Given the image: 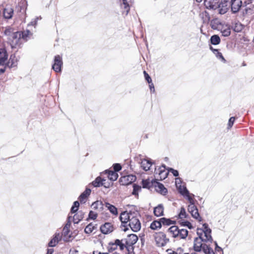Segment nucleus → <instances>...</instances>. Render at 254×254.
Here are the masks:
<instances>
[{"label":"nucleus","mask_w":254,"mask_h":254,"mask_svg":"<svg viewBox=\"0 0 254 254\" xmlns=\"http://www.w3.org/2000/svg\"><path fill=\"white\" fill-rule=\"evenodd\" d=\"M196 234L198 237L194 239L193 248L195 252H200L207 245V243L213 241L211 230L207 223H204L201 228L197 229Z\"/></svg>","instance_id":"f257e3e1"},{"label":"nucleus","mask_w":254,"mask_h":254,"mask_svg":"<svg viewBox=\"0 0 254 254\" xmlns=\"http://www.w3.org/2000/svg\"><path fill=\"white\" fill-rule=\"evenodd\" d=\"M204 4L207 9H217L219 13L221 14H225L228 10L227 4L224 5L219 3V0H204Z\"/></svg>","instance_id":"f03ea898"},{"label":"nucleus","mask_w":254,"mask_h":254,"mask_svg":"<svg viewBox=\"0 0 254 254\" xmlns=\"http://www.w3.org/2000/svg\"><path fill=\"white\" fill-rule=\"evenodd\" d=\"M4 34L9 36L8 41L12 48H16L22 43L20 31L11 33L10 29H6L4 31Z\"/></svg>","instance_id":"7ed1b4c3"},{"label":"nucleus","mask_w":254,"mask_h":254,"mask_svg":"<svg viewBox=\"0 0 254 254\" xmlns=\"http://www.w3.org/2000/svg\"><path fill=\"white\" fill-rule=\"evenodd\" d=\"M168 233L175 238L184 239L188 235V231L185 229H179L177 226H172L167 230Z\"/></svg>","instance_id":"20e7f679"},{"label":"nucleus","mask_w":254,"mask_h":254,"mask_svg":"<svg viewBox=\"0 0 254 254\" xmlns=\"http://www.w3.org/2000/svg\"><path fill=\"white\" fill-rule=\"evenodd\" d=\"M156 246L163 247L169 242V239L166 237V235L162 232L155 233L153 235Z\"/></svg>","instance_id":"39448f33"},{"label":"nucleus","mask_w":254,"mask_h":254,"mask_svg":"<svg viewBox=\"0 0 254 254\" xmlns=\"http://www.w3.org/2000/svg\"><path fill=\"white\" fill-rule=\"evenodd\" d=\"M128 226L133 232H138L141 228V223L136 214L134 213L133 215L130 218Z\"/></svg>","instance_id":"423d86ee"},{"label":"nucleus","mask_w":254,"mask_h":254,"mask_svg":"<svg viewBox=\"0 0 254 254\" xmlns=\"http://www.w3.org/2000/svg\"><path fill=\"white\" fill-rule=\"evenodd\" d=\"M134 213L130 212L128 213L127 211H124L121 213L120 219L122 222V226L124 227L123 230L126 231L128 230L127 228H126V224L130 220L131 217L133 215Z\"/></svg>","instance_id":"0eeeda50"},{"label":"nucleus","mask_w":254,"mask_h":254,"mask_svg":"<svg viewBox=\"0 0 254 254\" xmlns=\"http://www.w3.org/2000/svg\"><path fill=\"white\" fill-rule=\"evenodd\" d=\"M119 247L120 250L122 251L125 249V243L119 239H116L114 242H110L108 247L109 252H113Z\"/></svg>","instance_id":"6e6552de"},{"label":"nucleus","mask_w":254,"mask_h":254,"mask_svg":"<svg viewBox=\"0 0 254 254\" xmlns=\"http://www.w3.org/2000/svg\"><path fill=\"white\" fill-rule=\"evenodd\" d=\"M136 180V177L134 175H127L121 177L119 182L121 185L127 186L131 184Z\"/></svg>","instance_id":"1a4fd4ad"},{"label":"nucleus","mask_w":254,"mask_h":254,"mask_svg":"<svg viewBox=\"0 0 254 254\" xmlns=\"http://www.w3.org/2000/svg\"><path fill=\"white\" fill-rule=\"evenodd\" d=\"M63 64L62 57L59 55L56 56L54 59V63L52 65V68L56 72H60Z\"/></svg>","instance_id":"9d476101"},{"label":"nucleus","mask_w":254,"mask_h":254,"mask_svg":"<svg viewBox=\"0 0 254 254\" xmlns=\"http://www.w3.org/2000/svg\"><path fill=\"white\" fill-rule=\"evenodd\" d=\"M241 0H231L229 3V6L231 5V9L233 13H236L239 11L242 6Z\"/></svg>","instance_id":"9b49d317"},{"label":"nucleus","mask_w":254,"mask_h":254,"mask_svg":"<svg viewBox=\"0 0 254 254\" xmlns=\"http://www.w3.org/2000/svg\"><path fill=\"white\" fill-rule=\"evenodd\" d=\"M138 240L137 236L135 234L128 235L126 239L122 240L125 245H130L133 246L134 245Z\"/></svg>","instance_id":"f8f14e48"},{"label":"nucleus","mask_w":254,"mask_h":254,"mask_svg":"<svg viewBox=\"0 0 254 254\" xmlns=\"http://www.w3.org/2000/svg\"><path fill=\"white\" fill-rule=\"evenodd\" d=\"M100 230L103 234H108L113 231L114 227L111 223L106 222L101 226Z\"/></svg>","instance_id":"ddd939ff"},{"label":"nucleus","mask_w":254,"mask_h":254,"mask_svg":"<svg viewBox=\"0 0 254 254\" xmlns=\"http://www.w3.org/2000/svg\"><path fill=\"white\" fill-rule=\"evenodd\" d=\"M121 2L122 8L124 9L123 13L127 15L129 11V4L132 2L131 0H119Z\"/></svg>","instance_id":"4468645a"},{"label":"nucleus","mask_w":254,"mask_h":254,"mask_svg":"<svg viewBox=\"0 0 254 254\" xmlns=\"http://www.w3.org/2000/svg\"><path fill=\"white\" fill-rule=\"evenodd\" d=\"M155 187L156 188V191L162 195H166L168 192L167 189L165 188L162 184L160 183L159 182H156L155 184Z\"/></svg>","instance_id":"2eb2a0df"},{"label":"nucleus","mask_w":254,"mask_h":254,"mask_svg":"<svg viewBox=\"0 0 254 254\" xmlns=\"http://www.w3.org/2000/svg\"><path fill=\"white\" fill-rule=\"evenodd\" d=\"M107 175V177L111 181H115L117 180L119 175L118 174L112 170H105L104 172Z\"/></svg>","instance_id":"dca6fc26"},{"label":"nucleus","mask_w":254,"mask_h":254,"mask_svg":"<svg viewBox=\"0 0 254 254\" xmlns=\"http://www.w3.org/2000/svg\"><path fill=\"white\" fill-rule=\"evenodd\" d=\"M61 236L59 233H56L54 236V237L51 240L48 244V246L50 247H54L61 240Z\"/></svg>","instance_id":"f3484780"},{"label":"nucleus","mask_w":254,"mask_h":254,"mask_svg":"<svg viewBox=\"0 0 254 254\" xmlns=\"http://www.w3.org/2000/svg\"><path fill=\"white\" fill-rule=\"evenodd\" d=\"M91 190L89 188H86V190L80 195L78 199L81 203H85L86 198L90 194Z\"/></svg>","instance_id":"a211bd4d"},{"label":"nucleus","mask_w":254,"mask_h":254,"mask_svg":"<svg viewBox=\"0 0 254 254\" xmlns=\"http://www.w3.org/2000/svg\"><path fill=\"white\" fill-rule=\"evenodd\" d=\"M162 167L164 168V169H162L161 167L160 168V170L157 176V178L161 181L166 179L169 173L168 170L166 171L165 170V166L164 165H162Z\"/></svg>","instance_id":"6ab92c4d"},{"label":"nucleus","mask_w":254,"mask_h":254,"mask_svg":"<svg viewBox=\"0 0 254 254\" xmlns=\"http://www.w3.org/2000/svg\"><path fill=\"white\" fill-rule=\"evenodd\" d=\"M153 163V162L151 161V160H141L140 162L141 167L146 171L150 169Z\"/></svg>","instance_id":"aec40b11"},{"label":"nucleus","mask_w":254,"mask_h":254,"mask_svg":"<svg viewBox=\"0 0 254 254\" xmlns=\"http://www.w3.org/2000/svg\"><path fill=\"white\" fill-rule=\"evenodd\" d=\"M104 207H106L113 215H117L118 214L117 208L109 202H105Z\"/></svg>","instance_id":"412c9836"},{"label":"nucleus","mask_w":254,"mask_h":254,"mask_svg":"<svg viewBox=\"0 0 254 254\" xmlns=\"http://www.w3.org/2000/svg\"><path fill=\"white\" fill-rule=\"evenodd\" d=\"M103 181H106V180L102 178L100 176L97 177L94 181H93L91 183L89 184V186H92L94 187H100L102 186Z\"/></svg>","instance_id":"4be33fe9"},{"label":"nucleus","mask_w":254,"mask_h":254,"mask_svg":"<svg viewBox=\"0 0 254 254\" xmlns=\"http://www.w3.org/2000/svg\"><path fill=\"white\" fill-rule=\"evenodd\" d=\"M3 16L6 19H10L13 13V9L10 6L6 7L3 10Z\"/></svg>","instance_id":"5701e85b"},{"label":"nucleus","mask_w":254,"mask_h":254,"mask_svg":"<svg viewBox=\"0 0 254 254\" xmlns=\"http://www.w3.org/2000/svg\"><path fill=\"white\" fill-rule=\"evenodd\" d=\"M7 59V54L4 48L0 49V65L3 64Z\"/></svg>","instance_id":"b1692460"},{"label":"nucleus","mask_w":254,"mask_h":254,"mask_svg":"<svg viewBox=\"0 0 254 254\" xmlns=\"http://www.w3.org/2000/svg\"><path fill=\"white\" fill-rule=\"evenodd\" d=\"M154 214L155 216L159 217L164 215V207L162 204H159L154 209Z\"/></svg>","instance_id":"393cba45"},{"label":"nucleus","mask_w":254,"mask_h":254,"mask_svg":"<svg viewBox=\"0 0 254 254\" xmlns=\"http://www.w3.org/2000/svg\"><path fill=\"white\" fill-rule=\"evenodd\" d=\"M84 217V213L82 211H79L77 214H75L73 217V222L74 224H77Z\"/></svg>","instance_id":"a878e982"},{"label":"nucleus","mask_w":254,"mask_h":254,"mask_svg":"<svg viewBox=\"0 0 254 254\" xmlns=\"http://www.w3.org/2000/svg\"><path fill=\"white\" fill-rule=\"evenodd\" d=\"M185 194L183 196L188 200L190 204L194 203V200L193 198L194 194L190 193L188 189H185Z\"/></svg>","instance_id":"bb28decb"},{"label":"nucleus","mask_w":254,"mask_h":254,"mask_svg":"<svg viewBox=\"0 0 254 254\" xmlns=\"http://www.w3.org/2000/svg\"><path fill=\"white\" fill-rule=\"evenodd\" d=\"M160 219L153 221L150 224V228L152 230H157L161 228Z\"/></svg>","instance_id":"cd10ccee"},{"label":"nucleus","mask_w":254,"mask_h":254,"mask_svg":"<svg viewBox=\"0 0 254 254\" xmlns=\"http://www.w3.org/2000/svg\"><path fill=\"white\" fill-rule=\"evenodd\" d=\"M161 225L169 226L171 224H175V221L171 220L170 219L162 217L160 218Z\"/></svg>","instance_id":"c85d7f7f"},{"label":"nucleus","mask_w":254,"mask_h":254,"mask_svg":"<svg viewBox=\"0 0 254 254\" xmlns=\"http://www.w3.org/2000/svg\"><path fill=\"white\" fill-rule=\"evenodd\" d=\"M62 235L64 236V240L65 242H68L72 238L70 234H69V229L65 230L63 229Z\"/></svg>","instance_id":"c756f323"},{"label":"nucleus","mask_w":254,"mask_h":254,"mask_svg":"<svg viewBox=\"0 0 254 254\" xmlns=\"http://www.w3.org/2000/svg\"><path fill=\"white\" fill-rule=\"evenodd\" d=\"M17 59L14 55H11L10 57L8 64L10 67L15 66L17 64Z\"/></svg>","instance_id":"7c9ffc66"},{"label":"nucleus","mask_w":254,"mask_h":254,"mask_svg":"<svg viewBox=\"0 0 254 254\" xmlns=\"http://www.w3.org/2000/svg\"><path fill=\"white\" fill-rule=\"evenodd\" d=\"M96 228V227L95 226H93L92 223H91L85 227L84 232L86 234H90Z\"/></svg>","instance_id":"2f4dec72"},{"label":"nucleus","mask_w":254,"mask_h":254,"mask_svg":"<svg viewBox=\"0 0 254 254\" xmlns=\"http://www.w3.org/2000/svg\"><path fill=\"white\" fill-rule=\"evenodd\" d=\"M221 32L223 36L227 37L230 35V28L227 26L223 27L221 30Z\"/></svg>","instance_id":"473e14b6"},{"label":"nucleus","mask_w":254,"mask_h":254,"mask_svg":"<svg viewBox=\"0 0 254 254\" xmlns=\"http://www.w3.org/2000/svg\"><path fill=\"white\" fill-rule=\"evenodd\" d=\"M210 40L211 44L213 45H217L220 42V39L219 37L216 35L211 36Z\"/></svg>","instance_id":"72a5a7b5"},{"label":"nucleus","mask_w":254,"mask_h":254,"mask_svg":"<svg viewBox=\"0 0 254 254\" xmlns=\"http://www.w3.org/2000/svg\"><path fill=\"white\" fill-rule=\"evenodd\" d=\"M20 34L22 39L24 41L27 40V38L29 35H31V32L28 30L23 32H20Z\"/></svg>","instance_id":"f704fd0d"},{"label":"nucleus","mask_w":254,"mask_h":254,"mask_svg":"<svg viewBox=\"0 0 254 254\" xmlns=\"http://www.w3.org/2000/svg\"><path fill=\"white\" fill-rule=\"evenodd\" d=\"M79 206V203L78 201L74 202L73 205L72 206L70 210V212L72 213H75L78 209Z\"/></svg>","instance_id":"c9c22d12"},{"label":"nucleus","mask_w":254,"mask_h":254,"mask_svg":"<svg viewBox=\"0 0 254 254\" xmlns=\"http://www.w3.org/2000/svg\"><path fill=\"white\" fill-rule=\"evenodd\" d=\"M203 252L205 254H215L213 249L208 245L205 246Z\"/></svg>","instance_id":"e433bc0d"},{"label":"nucleus","mask_w":254,"mask_h":254,"mask_svg":"<svg viewBox=\"0 0 254 254\" xmlns=\"http://www.w3.org/2000/svg\"><path fill=\"white\" fill-rule=\"evenodd\" d=\"M92 205L93 206L94 208L97 209L99 207L100 208H102L104 207V205L103 202L101 201H97L93 203Z\"/></svg>","instance_id":"4c0bfd02"},{"label":"nucleus","mask_w":254,"mask_h":254,"mask_svg":"<svg viewBox=\"0 0 254 254\" xmlns=\"http://www.w3.org/2000/svg\"><path fill=\"white\" fill-rule=\"evenodd\" d=\"M192 217L194 219L198 220L199 221H201V218L200 217L199 214L198 213V209L193 211V212L190 213Z\"/></svg>","instance_id":"58836bf2"},{"label":"nucleus","mask_w":254,"mask_h":254,"mask_svg":"<svg viewBox=\"0 0 254 254\" xmlns=\"http://www.w3.org/2000/svg\"><path fill=\"white\" fill-rule=\"evenodd\" d=\"M213 50L214 54L215 55V56H216V57L218 59H221L222 61H224V62L225 61V60L224 58V57H223L222 54L221 53H220L218 50L214 49Z\"/></svg>","instance_id":"ea45409f"},{"label":"nucleus","mask_w":254,"mask_h":254,"mask_svg":"<svg viewBox=\"0 0 254 254\" xmlns=\"http://www.w3.org/2000/svg\"><path fill=\"white\" fill-rule=\"evenodd\" d=\"M187 214L186 212V210L184 207H181L180 212L179 214V217L180 218H187Z\"/></svg>","instance_id":"a19ab883"},{"label":"nucleus","mask_w":254,"mask_h":254,"mask_svg":"<svg viewBox=\"0 0 254 254\" xmlns=\"http://www.w3.org/2000/svg\"><path fill=\"white\" fill-rule=\"evenodd\" d=\"M133 188L132 194L133 195L138 196V191L141 189V187L136 184H134Z\"/></svg>","instance_id":"79ce46f5"},{"label":"nucleus","mask_w":254,"mask_h":254,"mask_svg":"<svg viewBox=\"0 0 254 254\" xmlns=\"http://www.w3.org/2000/svg\"><path fill=\"white\" fill-rule=\"evenodd\" d=\"M196 210H197V208L196 206L194 205V203L190 204L188 206V211L190 213L193 212Z\"/></svg>","instance_id":"37998d69"},{"label":"nucleus","mask_w":254,"mask_h":254,"mask_svg":"<svg viewBox=\"0 0 254 254\" xmlns=\"http://www.w3.org/2000/svg\"><path fill=\"white\" fill-rule=\"evenodd\" d=\"M125 248H126L128 252V254H134L133 252V246L130 245H125Z\"/></svg>","instance_id":"c03bdc74"},{"label":"nucleus","mask_w":254,"mask_h":254,"mask_svg":"<svg viewBox=\"0 0 254 254\" xmlns=\"http://www.w3.org/2000/svg\"><path fill=\"white\" fill-rule=\"evenodd\" d=\"M113 167L114 169L113 171L116 173L120 171L122 169V166L119 163L114 164L113 165Z\"/></svg>","instance_id":"a18cd8bd"},{"label":"nucleus","mask_w":254,"mask_h":254,"mask_svg":"<svg viewBox=\"0 0 254 254\" xmlns=\"http://www.w3.org/2000/svg\"><path fill=\"white\" fill-rule=\"evenodd\" d=\"M178 191L179 193L182 195L183 196L185 195V190L187 189V188L185 186H182L181 185L179 186V187H178Z\"/></svg>","instance_id":"49530a36"},{"label":"nucleus","mask_w":254,"mask_h":254,"mask_svg":"<svg viewBox=\"0 0 254 254\" xmlns=\"http://www.w3.org/2000/svg\"><path fill=\"white\" fill-rule=\"evenodd\" d=\"M181 224L182 226L188 227L190 229H192L193 227L191 224L188 221H182L181 222Z\"/></svg>","instance_id":"de8ad7c7"},{"label":"nucleus","mask_w":254,"mask_h":254,"mask_svg":"<svg viewBox=\"0 0 254 254\" xmlns=\"http://www.w3.org/2000/svg\"><path fill=\"white\" fill-rule=\"evenodd\" d=\"M97 217V213H95L94 212H93L92 211H90L89 215H88L89 219L95 220L96 219Z\"/></svg>","instance_id":"09e8293b"},{"label":"nucleus","mask_w":254,"mask_h":254,"mask_svg":"<svg viewBox=\"0 0 254 254\" xmlns=\"http://www.w3.org/2000/svg\"><path fill=\"white\" fill-rule=\"evenodd\" d=\"M243 29L242 25L241 24L237 23L234 27V30L237 32L241 31Z\"/></svg>","instance_id":"8fccbe9b"},{"label":"nucleus","mask_w":254,"mask_h":254,"mask_svg":"<svg viewBox=\"0 0 254 254\" xmlns=\"http://www.w3.org/2000/svg\"><path fill=\"white\" fill-rule=\"evenodd\" d=\"M167 170H168L169 172L172 173L175 177H177L179 176V172L177 170L171 168H168Z\"/></svg>","instance_id":"3c124183"},{"label":"nucleus","mask_w":254,"mask_h":254,"mask_svg":"<svg viewBox=\"0 0 254 254\" xmlns=\"http://www.w3.org/2000/svg\"><path fill=\"white\" fill-rule=\"evenodd\" d=\"M102 184V186H104V187L105 188H109L111 186H112L113 185V183H110L108 182H106V181H103Z\"/></svg>","instance_id":"603ef678"},{"label":"nucleus","mask_w":254,"mask_h":254,"mask_svg":"<svg viewBox=\"0 0 254 254\" xmlns=\"http://www.w3.org/2000/svg\"><path fill=\"white\" fill-rule=\"evenodd\" d=\"M235 118L234 117H231L230 118L229 120V122H228V128H231L232 126L233 125V124L234 123V121H235Z\"/></svg>","instance_id":"864d4df0"},{"label":"nucleus","mask_w":254,"mask_h":254,"mask_svg":"<svg viewBox=\"0 0 254 254\" xmlns=\"http://www.w3.org/2000/svg\"><path fill=\"white\" fill-rule=\"evenodd\" d=\"M145 78L146 80L147 81L148 83H150L152 82V80L150 76L147 73V72L145 71H144L143 72Z\"/></svg>","instance_id":"5fc2aeb1"},{"label":"nucleus","mask_w":254,"mask_h":254,"mask_svg":"<svg viewBox=\"0 0 254 254\" xmlns=\"http://www.w3.org/2000/svg\"><path fill=\"white\" fill-rule=\"evenodd\" d=\"M215 252L216 253H219L220 254H223L222 249L219 246H217L215 248Z\"/></svg>","instance_id":"6e6d98bb"},{"label":"nucleus","mask_w":254,"mask_h":254,"mask_svg":"<svg viewBox=\"0 0 254 254\" xmlns=\"http://www.w3.org/2000/svg\"><path fill=\"white\" fill-rule=\"evenodd\" d=\"M149 84V88L150 89V91L151 92H154L155 91V88L153 84L152 83H150Z\"/></svg>","instance_id":"4d7b16f0"},{"label":"nucleus","mask_w":254,"mask_h":254,"mask_svg":"<svg viewBox=\"0 0 254 254\" xmlns=\"http://www.w3.org/2000/svg\"><path fill=\"white\" fill-rule=\"evenodd\" d=\"M70 221H69L66 224V225H65V226L64 227V229L65 230H67V229H69V228H70Z\"/></svg>","instance_id":"13d9d810"},{"label":"nucleus","mask_w":254,"mask_h":254,"mask_svg":"<svg viewBox=\"0 0 254 254\" xmlns=\"http://www.w3.org/2000/svg\"><path fill=\"white\" fill-rule=\"evenodd\" d=\"M70 221H69L66 224V225H65V226L64 227V229L65 230H67V229H69V228H70Z\"/></svg>","instance_id":"bf43d9fd"},{"label":"nucleus","mask_w":254,"mask_h":254,"mask_svg":"<svg viewBox=\"0 0 254 254\" xmlns=\"http://www.w3.org/2000/svg\"><path fill=\"white\" fill-rule=\"evenodd\" d=\"M168 254H181V253L178 254L177 252L172 251V250H168Z\"/></svg>","instance_id":"052dcab7"},{"label":"nucleus","mask_w":254,"mask_h":254,"mask_svg":"<svg viewBox=\"0 0 254 254\" xmlns=\"http://www.w3.org/2000/svg\"><path fill=\"white\" fill-rule=\"evenodd\" d=\"M148 184V182H147V181H144V180H143V181H142L143 188H147V187H147Z\"/></svg>","instance_id":"680f3d73"},{"label":"nucleus","mask_w":254,"mask_h":254,"mask_svg":"<svg viewBox=\"0 0 254 254\" xmlns=\"http://www.w3.org/2000/svg\"><path fill=\"white\" fill-rule=\"evenodd\" d=\"M176 185L177 187H178V185L181 182V179L180 178H178L176 179Z\"/></svg>","instance_id":"e2e57ef3"},{"label":"nucleus","mask_w":254,"mask_h":254,"mask_svg":"<svg viewBox=\"0 0 254 254\" xmlns=\"http://www.w3.org/2000/svg\"><path fill=\"white\" fill-rule=\"evenodd\" d=\"M223 1L221 2V4H224L225 5V4H227L228 5V8H229V4L228 3L230 1V0H222Z\"/></svg>","instance_id":"0e129e2a"},{"label":"nucleus","mask_w":254,"mask_h":254,"mask_svg":"<svg viewBox=\"0 0 254 254\" xmlns=\"http://www.w3.org/2000/svg\"><path fill=\"white\" fill-rule=\"evenodd\" d=\"M54 252V250L53 249H49L47 250V252L46 254H52Z\"/></svg>","instance_id":"69168bd1"},{"label":"nucleus","mask_w":254,"mask_h":254,"mask_svg":"<svg viewBox=\"0 0 254 254\" xmlns=\"http://www.w3.org/2000/svg\"><path fill=\"white\" fill-rule=\"evenodd\" d=\"M102 254V253H101V252H98V251H94V252H93V254Z\"/></svg>","instance_id":"338daca9"},{"label":"nucleus","mask_w":254,"mask_h":254,"mask_svg":"<svg viewBox=\"0 0 254 254\" xmlns=\"http://www.w3.org/2000/svg\"><path fill=\"white\" fill-rule=\"evenodd\" d=\"M5 71V68H0V72L1 73H3Z\"/></svg>","instance_id":"774afa93"}]
</instances>
